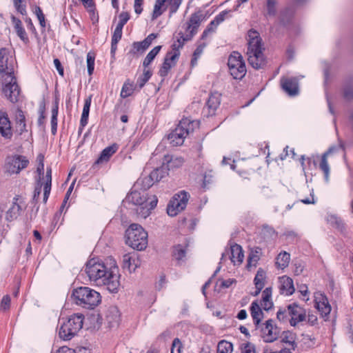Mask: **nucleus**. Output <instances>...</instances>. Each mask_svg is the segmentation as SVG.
Wrapping results in <instances>:
<instances>
[{
    "label": "nucleus",
    "instance_id": "obj_1",
    "mask_svg": "<svg viewBox=\"0 0 353 353\" xmlns=\"http://www.w3.org/2000/svg\"><path fill=\"white\" fill-rule=\"evenodd\" d=\"M108 267L97 259H90L85 265V272L90 281L97 285H105L111 292H117L120 286V274L116 262L110 260Z\"/></svg>",
    "mask_w": 353,
    "mask_h": 353
},
{
    "label": "nucleus",
    "instance_id": "obj_2",
    "mask_svg": "<svg viewBox=\"0 0 353 353\" xmlns=\"http://www.w3.org/2000/svg\"><path fill=\"white\" fill-rule=\"evenodd\" d=\"M125 202L137 206L139 216L145 219L157 206L158 199L155 195H150L146 191L132 190L125 197Z\"/></svg>",
    "mask_w": 353,
    "mask_h": 353
},
{
    "label": "nucleus",
    "instance_id": "obj_3",
    "mask_svg": "<svg viewBox=\"0 0 353 353\" xmlns=\"http://www.w3.org/2000/svg\"><path fill=\"white\" fill-rule=\"evenodd\" d=\"M248 61L253 68H261L265 63L262 39L259 33L252 30L248 32Z\"/></svg>",
    "mask_w": 353,
    "mask_h": 353
},
{
    "label": "nucleus",
    "instance_id": "obj_4",
    "mask_svg": "<svg viewBox=\"0 0 353 353\" xmlns=\"http://www.w3.org/2000/svg\"><path fill=\"white\" fill-rule=\"evenodd\" d=\"M72 298L77 305L86 309H93L101 302L100 294L88 287L74 289Z\"/></svg>",
    "mask_w": 353,
    "mask_h": 353
},
{
    "label": "nucleus",
    "instance_id": "obj_5",
    "mask_svg": "<svg viewBox=\"0 0 353 353\" xmlns=\"http://www.w3.org/2000/svg\"><path fill=\"white\" fill-rule=\"evenodd\" d=\"M199 126V121L198 120L188 117L182 119L177 127L168 135L170 143L173 146L182 145L186 137L196 128H198Z\"/></svg>",
    "mask_w": 353,
    "mask_h": 353
},
{
    "label": "nucleus",
    "instance_id": "obj_6",
    "mask_svg": "<svg viewBox=\"0 0 353 353\" xmlns=\"http://www.w3.org/2000/svg\"><path fill=\"white\" fill-rule=\"evenodd\" d=\"M125 243L134 250H143L148 245V233L140 225L132 223L125 231Z\"/></svg>",
    "mask_w": 353,
    "mask_h": 353
},
{
    "label": "nucleus",
    "instance_id": "obj_7",
    "mask_svg": "<svg viewBox=\"0 0 353 353\" xmlns=\"http://www.w3.org/2000/svg\"><path fill=\"white\" fill-rule=\"evenodd\" d=\"M83 316L75 314L70 316L59 328V335L61 339L68 341L70 340L82 328Z\"/></svg>",
    "mask_w": 353,
    "mask_h": 353
},
{
    "label": "nucleus",
    "instance_id": "obj_8",
    "mask_svg": "<svg viewBox=\"0 0 353 353\" xmlns=\"http://www.w3.org/2000/svg\"><path fill=\"white\" fill-rule=\"evenodd\" d=\"M183 42L181 39H177V41L172 45L171 51L167 52L163 65L159 71L161 77H164L168 75L170 70L174 67L180 56L179 48H182Z\"/></svg>",
    "mask_w": 353,
    "mask_h": 353
},
{
    "label": "nucleus",
    "instance_id": "obj_9",
    "mask_svg": "<svg viewBox=\"0 0 353 353\" xmlns=\"http://www.w3.org/2000/svg\"><path fill=\"white\" fill-rule=\"evenodd\" d=\"M188 200L189 194L184 190L175 194L168 205V214L170 216L177 215L186 208Z\"/></svg>",
    "mask_w": 353,
    "mask_h": 353
},
{
    "label": "nucleus",
    "instance_id": "obj_10",
    "mask_svg": "<svg viewBox=\"0 0 353 353\" xmlns=\"http://www.w3.org/2000/svg\"><path fill=\"white\" fill-rule=\"evenodd\" d=\"M203 18V14L201 11L192 14L189 21L187 23L185 32L184 34L179 33L181 36L178 39H181V42H183V43L185 41L192 39L194 35L197 32L198 28Z\"/></svg>",
    "mask_w": 353,
    "mask_h": 353
},
{
    "label": "nucleus",
    "instance_id": "obj_11",
    "mask_svg": "<svg viewBox=\"0 0 353 353\" xmlns=\"http://www.w3.org/2000/svg\"><path fill=\"white\" fill-rule=\"evenodd\" d=\"M3 92L6 97L12 103L18 101L20 93L19 85L14 75H8L2 79Z\"/></svg>",
    "mask_w": 353,
    "mask_h": 353
},
{
    "label": "nucleus",
    "instance_id": "obj_12",
    "mask_svg": "<svg viewBox=\"0 0 353 353\" xmlns=\"http://www.w3.org/2000/svg\"><path fill=\"white\" fill-rule=\"evenodd\" d=\"M228 65L231 76L236 80L243 79V59L238 52H233L228 58Z\"/></svg>",
    "mask_w": 353,
    "mask_h": 353
},
{
    "label": "nucleus",
    "instance_id": "obj_13",
    "mask_svg": "<svg viewBox=\"0 0 353 353\" xmlns=\"http://www.w3.org/2000/svg\"><path fill=\"white\" fill-rule=\"evenodd\" d=\"M14 70V59L10 55L6 48L0 50V74L1 79L13 75Z\"/></svg>",
    "mask_w": 353,
    "mask_h": 353
},
{
    "label": "nucleus",
    "instance_id": "obj_14",
    "mask_svg": "<svg viewBox=\"0 0 353 353\" xmlns=\"http://www.w3.org/2000/svg\"><path fill=\"white\" fill-rule=\"evenodd\" d=\"M289 322L290 325L295 327L298 323L305 320L306 312L304 308L293 303L288 305Z\"/></svg>",
    "mask_w": 353,
    "mask_h": 353
},
{
    "label": "nucleus",
    "instance_id": "obj_15",
    "mask_svg": "<svg viewBox=\"0 0 353 353\" xmlns=\"http://www.w3.org/2000/svg\"><path fill=\"white\" fill-rule=\"evenodd\" d=\"M229 258L234 265H240L243 262V250L240 245L231 244L230 249L222 254L221 261Z\"/></svg>",
    "mask_w": 353,
    "mask_h": 353
},
{
    "label": "nucleus",
    "instance_id": "obj_16",
    "mask_svg": "<svg viewBox=\"0 0 353 353\" xmlns=\"http://www.w3.org/2000/svg\"><path fill=\"white\" fill-rule=\"evenodd\" d=\"M280 333L279 328L275 325L272 319L265 321L261 327V334L264 341L271 343L277 339Z\"/></svg>",
    "mask_w": 353,
    "mask_h": 353
},
{
    "label": "nucleus",
    "instance_id": "obj_17",
    "mask_svg": "<svg viewBox=\"0 0 353 353\" xmlns=\"http://www.w3.org/2000/svg\"><path fill=\"white\" fill-rule=\"evenodd\" d=\"M314 299L315 307L321 315L323 317H327L332 307L325 294L321 292H316L314 294Z\"/></svg>",
    "mask_w": 353,
    "mask_h": 353
},
{
    "label": "nucleus",
    "instance_id": "obj_18",
    "mask_svg": "<svg viewBox=\"0 0 353 353\" xmlns=\"http://www.w3.org/2000/svg\"><path fill=\"white\" fill-rule=\"evenodd\" d=\"M29 163L26 157L15 155L8 159L7 161L8 172L10 174H18L26 168Z\"/></svg>",
    "mask_w": 353,
    "mask_h": 353
},
{
    "label": "nucleus",
    "instance_id": "obj_19",
    "mask_svg": "<svg viewBox=\"0 0 353 353\" xmlns=\"http://www.w3.org/2000/svg\"><path fill=\"white\" fill-rule=\"evenodd\" d=\"M262 254L263 251L261 248L259 246L248 248V255L245 267L248 271H252L257 267Z\"/></svg>",
    "mask_w": 353,
    "mask_h": 353
},
{
    "label": "nucleus",
    "instance_id": "obj_20",
    "mask_svg": "<svg viewBox=\"0 0 353 353\" xmlns=\"http://www.w3.org/2000/svg\"><path fill=\"white\" fill-rule=\"evenodd\" d=\"M342 148L343 145L341 144L332 146L321 157L319 168L324 173V177L326 182H328L329 181L330 174V167L327 163V157L330 154L338 151Z\"/></svg>",
    "mask_w": 353,
    "mask_h": 353
},
{
    "label": "nucleus",
    "instance_id": "obj_21",
    "mask_svg": "<svg viewBox=\"0 0 353 353\" xmlns=\"http://www.w3.org/2000/svg\"><path fill=\"white\" fill-rule=\"evenodd\" d=\"M282 89L290 96L298 94V81L296 78L283 77L281 79Z\"/></svg>",
    "mask_w": 353,
    "mask_h": 353
},
{
    "label": "nucleus",
    "instance_id": "obj_22",
    "mask_svg": "<svg viewBox=\"0 0 353 353\" xmlns=\"http://www.w3.org/2000/svg\"><path fill=\"white\" fill-rule=\"evenodd\" d=\"M279 290L281 294L292 295L294 291L293 280L288 276H282L279 279Z\"/></svg>",
    "mask_w": 353,
    "mask_h": 353
},
{
    "label": "nucleus",
    "instance_id": "obj_23",
    "mask_svg": "<svg viewBox=\"0 0 353 353\" xmlns=\"http://www.w3.org/2000/svg\"><path fill=\"white\" fill-rule=\"evenodd\" d=\"M0 134L3 137L8 139L12 137L11 123L5 112L0 113Z\"/></svg>",
    "mask_w": 353,
    "mask_h": 353
},
{
    "label": "nucleus",
    "instance_id": "obj_24",
    "mask_svg": "<svg viewBox=\"0 0 353 353\" xmlns=\"http://www.w3.org/2000/svg\"><path fill=\"white\" fill-rule=\"evenodd\" d=\"M105 320L110 327L119 325L120 321V312L117 306H110L105 313Z\"/></svg>",
    "mask_w": 353,
    "mask_h": 353
},
{
    "label": "nucleus",
    "instance_id": "obj_25",
    "mask_svg": "<svg viewBox=\"0 0 353 353\" xmlns=\"http://www.w3.org/2000/svg\"><path fill=\"white\" fill-rule=\"evenodd\" d=\"M118 148L119 146L117 143H114L104 148L97 160L96 163L99 164L108 162L110 157L117 151Z\"/></svg>",
    "mask_w": 353,
    "mask_h": 353
},
{
    "label": "nucleus",
    "instance_id": "obj_26",
    "mask_svg": "<svg viewBox=\"0 0 353 353\" xmlns=\"http://www.w3.org/2000/svg\"><path fill=\"white\" fill-rule=\"evenodd\" d=\"M122 263L123 269L132 272L135 271L138 266V259L130 254H125L123 256Z\"/></svg>",
    "mask_w": 353,
    "mask_h": 353
},
{
    "label": "nucleus",
    "instance_id": "obj_27",
    "mask_svg": "<svg viewBox=\"0 0 353 353\" xmlns=\"http://www.w3.org/2000/svg\"><path fill=\"white\" fill-rule=\"evenodd\" d=\"M221 103V94L218 92L212 93L210 95L207 101V108L209 110V114L212 115L219 106Z\"/></svg>",
    "mask_w": 353,
    "mask_h": 353
},
{
    "label": "nucleus",
    "instance_id": "obj_28",
    "mask_svg": "<svg viewBox=\"0 0 353 353\" xmlns=\"http://www.w3.org/2000/svg\"><path fill=\"white\" fill-rule=\"evenodd\" d=\"M12 22L14 25V30L17 32V36L24 42H28V37L26 32L22 26V23L20 19L15 17H12Z\"/></svg>",
    "mask_w": 353,
    "mask_h": 353
},
{
    "label": "nucleus",
    "instance_id": "obj_29",
    "mask_svg": "<svg viewBox=\"0 0 353 353\" xmlns=\"http://www.w3.org/2000/svg\"><path fill=\"white\" fill-rule=\"evenodd\" d=\"M275 265L278 269L283 270L288 266L290 261V254L285 252H281L276 257Z\"/></svg>",
    "mask_w": 353,
    "mask_h": 353
},
{
    "label": "nucleus",
    "instance_id": "obj_30",
    "mask_svg": "<svg viewBox=\"0 0 353 353\" xmlns=\"http://www.w3.org/2000/svg\"><path fill=\"white\" fill-rule=\"evenodd\" d=\"M281 339L282 343L286 344L292 350H295L296 343L295 342L296 334L290 331L283 332Z\"/></svg>",
    "mask_w": 353,
    "mask_h": 353
},
{
    "label": "nucleus",
    "instance_id": "obj_31",
    "mask_svg": "<svg viewBox=\"0 0 353 353\" xmlns=\"http://www.w3.org/2000/svg\"><path fill=\"white\" fill-rule=\"evenodd\" d=\"M272 288H267L262 292L261 306L265 310H269L273 306V303L271 300Z\"/></svg>",
    "mask_w": 353,
    "mask_h": 353
},
{
    "label": "nucleus",
    "instance_id": "obj_32",
    "mask_svg": "<svg viewBox=\"0 0 353 353\" xmlns=\"http://www.w3.org/2000/svg\"><path fill=\"white\" fill-rule=\"evenodd\" d=\"M265 272L261 268H259L255 275L254 283L256 289V294H258L264 286Z\"/></svg>",
    "mask_w": 353,
    "mask_h": 353
},
{
    "label": "nucleus",
    "instance_id": "obj_33",
    "mask_svg": "<svg viewBox=\"0 0 353 353\" xmlns=\"http://www.w3.org/2000/svg\"><path fill=\"white\" fill-rule=\"evenodd\" d=\"M92 97L90 96L85 99L81 118L80 121L81 125L84 127L87 125L89 117L90 108L91 105Z\"/></svg>",
    "mask_w": 353,
    "mask_h": 353
},
{
    "label": "nucleus",
    "instance_id": "obj_34",
    "mask_svg": "<svg viewBox=\"0 0 353 353\" xmlns=\"http://www.w3.org/2000/svg\"><path fill=\"white\" fill-rule=\"evenodd\" d=\"M169 159L167 161V167L168 170L176 169L181 167L184 163L185 161L183 157L178 156L168 157Z\"/></svg>",
    "mask_w": 353,
    "mask_h": 353
},
{
    "label": "nucleus",
    "instance_id": "obj_35",
    "mask_svg": "<svg viewBox=\"0 0 353 353\" xmlns=\"http://www.w3.org/2000/svg\"><path fill=\"white\" fill-rule=\"evenodd\" d=\"M21 210V207L19 204L17 203L16 201H14L11 205V207L8 209L6 212V219L7 221H11L18 216L19 214V212Z\"/></svg>",
    "mask_w": 353,
    "mask_h": 353
},
{
    "label": "nucleus",
    "instance_id": "obj_36",
    "mask_svg": "<svg viewBox=\"0 0 353 353\" xmlns=\"http://www.w3.org/2000/svg\"><path fill=\"white\" fill-rule=\"evenodd\" d=\"M260 234L265 241L276 237V236L274 229L268 225H264L262 226Z\"/></svg>",
    "mask_w": 353,
    "mask_h": 353
},
{
    "label": "nucleus",
    "instance_id": "obj_37",
    "mask_svg": "<svg viewBox=\"0 0 353 353\" xmlns=\"http://www.w3.org/2000/svg\"><path fill=\"white\" fill-rule=\"evenodd\" d=\"M161 49V46H157L154 47L153 49H152L148 52V54H147V56L145 57V58L144 59L143 62V65L145 68L148 67L152 63V61L154 60L155 57L158 54V53L159 52Z\"/></svg>",
    "mask_w": 353,
    "mask_h": 353
},
{
    "label": "nucleus",
    "instance_id": "obj_38",
    "mask_svg": "<svg viewBox=\"0 0 353 353\" xmlns=\"http://www.w3.org/2000/svg\"><path fill=\"white\" fill-rule=\"evenodd\" d=\"M233 345L230 342L222 340L217 345V353H232Z\"/></svg>",
    "mask_w": 353,
    "mask_h": 353
},
{
    "label": "nucleus",
    "instance_id": "obj_39",
    "mask_svg": "<svg viewBox=\"0 0 353 353\" xmlns=\"http://www.w3.org/2000/svg\"><path fill=\"white\" fill-rule=\"evenodd\" d=\"M154 183V182L153 179L149 174L148 176L142 177L141 179H139L135 186H141L143 190L145 191L147 189H149L150 187H152Z\"/></svg>",
    "mask_w": 353,
    "mask_h": 353
},
{
    "label": "nucleus",
    "instance_id": "obj_40",
    "mask_svg": "<svg viewBox=\"0 0 353 353\" xmlns=\"http://www.w3.org/2000/svg\"><path fill=\"white\" fill-rule=\"evenodd\" d=\"M59 103L56 101L52 109L51 126L52 132L54 134L57 128V115H58Z\"/></svg>",
    "mask_w": 353,
    "mask_h": 353
},
{
    "label": "nucleus",
    "instance_id": "obj_41",
    "mask_svg": "<svg viewBox=\"0 0 353 353\" xmlns=\"http://www.w3.org/2000/svg\"><path fill=\"white\" fill-rule=\"evenodd\" d=\"M134 90V85L129 81H126L121 88L120 96L121 98H126L130 97Z\"/></svg>",
    "mask_w": 353,
    "mask_h": 353
},
{
    "label": "nucleus",
    "instance_id": "obj_42",
    "mask_svg": "<svg viewBox=\"0 0 353 353\" xmlns=\"http://www.w3.org/2000/svg\"><path fill=\"white\" fill-rule=\"evenodd\" d=\"M276 0H267L266 3V16L274 17L276 14Z\"/></svg>",
    "mask_w": 353,
    "mask_h": 353
},
{
    "label": "nucleus",
    "instance_id": "obj_43",
    "mask_svg": "<svg viewBox=\"0 0 353 353\" xmlns=\"http://www.w3.org/2000/svg\"><path fill=\"white\" fill-rule=\"evenodd\" d=\"M95 56L93 52H89L87 54V68L89 75H92L94 69Z\"/></svg>",
    "mask_w": 353,
    "mask_h": 353
},
{
    "label": "nucleus",
    "instance_id": "obj_44",
    "mask_svg": "<svg viewBox=\"0 0 353 353\" xmlns=\"http://www.w3.org/2000/svg\"><path fill=\"white\" fill-rule=\"evenodd\" d=\"M165 172L163 170V168H157L154 170L150 175L151 176L152 179H153L154 182H158L161 179H163L165 176Z\"/></svg>",
    "mask_w": 353,
    "mask_h": 353
},
{
    "label": "nucleus",
    "instance_id": "obj_45",
    "mask_svg": "<svg viewBox=\"0 0 353 353\" xmlns=\"http://www.w3.org/2000/svg\"><path fill=\"white\" fill-rule=\"evenodd\" d=\"M152 76V73L150 70H144L143 74L139 77L137 80V83L139 84L140 88H142L145 83L150 79Z\"/></svg>",
    "mask_w": 353,
    "mask_h": 353
},
{
    "label": "nucleus",
    "instance_id": "obj_46",
    "mask_svg": "<svg viewBox=\"0 0 353 353\" xmlns=\"http://www.w3.org/2000/svg\"><path fill=\"white\" fill-rule=\"evenodd\" d=\"M276 318L281 322H287L290 319L288 307L280 309L276 313Z\"/></svg>",
    "mask_w": 353,
    "mask_h": 353
},
{
    "label": "nucleus",
    "instance_id": "obj_47",
    "mask_svg": "<svg viewBox=\"0 0 353 353\" xmlns=\"http://www.w3.org/2000/svg\"><path fill=\"white\" fill-rule=\"evenodd\" d=\"M183 345L178 338H175L172 344L171 353H181Z\"/></svg>",
    "mask_w": 353,
    "mask_h": 353
},
{
    "label": "nucleus",
    "instance_id": "obj_48",
    "mask_svg": "<svg viewBox=\"0 0 353 353\" xmlns=\"http://www.w3.org/2000/svg\"><path fill=\"white\" fill-rule=\"evenodd\" d=\"M119 23H117V26L120 28H123L124 25L128 22V21L130 19V14L127 12H122L119 15Z\"/></svg>",
    "mask_w": 353,
    "mask_h": 353
},
{
    "label": "nucleus",
    "instance_id": "obj_49",
    "mask_svg": "<svg viewBox=\"0 0 353 353\" xmlns=\"http://www.w3.org/2000/svg\"><path fill=\"white\" fill-rule=\"evenodd\" d=\"M10 305V297L9 295H5L0 303V310L1 311H7L9 310Z\"/></svg>",
    "mask_w": 353,
    "mask_h": 353
},
{
    "label": "nucleus",
    "instance_id": "obj_50",
    "mask_svg": "<svg viewBox=\"0 0 353 353\" xmlns=\"http://www.w3.org/2000/svg\"><path fill=\"white\" fill-rule=\"evenodd\" d=\"M122 30V28L116 26L112 38L113 44H117L119 41L121 39Z\"/></svg>",
    "mask_w": 353,
    "mask_h": 353
},
{
    "label": "nucleus",
    "instance_id": "obj_51",
    "mask_svg": "<svg viewBox=\"0 0 353 353\" xmlns=\"http://www.w3.org/2000/svg\"><path fill=\"white\" fill-rule=\"evenodd\" d=\"M34 12L37 15V17L39 21L41 26L43 28H45L46 27L45 16L41 9V8L36 7Z\"/></svg>",
    "mask_w": 353,
    "mask_h": 353
},
{
    "label": "nucleus",
    "instance_id": "obj_52",
    "mask_svg": "<svg viewBox=\"0 0 353 353\" xmlns=\"http://www.w3.org/2000/svg\"><path fill=\"white\" fill-rule=\"evenodd\" d=\"M174 256L176 260L181 261L185 256V251L180 245H178L174 249Z\"/></svg>",
    "mask_w": 353,
    "mask_h": 353
},
{
    "label": "nucleus",
    "instance_id": "obj_53",
    "mask_svg": "<svg viewBox=\"0 0 353 353\" xmlns=\"http://www.w3.org/2000/svg\"><path fill=\"white\" fill-rule=\"evenodd\" d=\"M182 1L183 0H168L171 13H174L178 10Z\"/></svg>",
    "mask_w": 353,
    "mask_h": 353
},
{
    "label": "nucleus",
    "instance_id": "obj_54",
    "mask_svg": "<svg viewBox=\"0 0 353 353\" xmlns=\"http://www.w3.org/2000/svg\"><path fill=\"white\" fill-rule=\"evenodd\" d=\"M227 14L228 12L225 11L219 13L218 15L215 17L214 20L212 21V25L219 26L225 20V17Z\"/></svg>",
    "mask_w": 353,
    "mask_h": 353
},
{
    "label": "nucleus",
    "instance_id": "obj_55",
    "mask_svg": "<svg viewBox=\"0 0 353 353\" xmlns=\"http://www.w3.org/2000/svg\"><path fill=\"white\" fill-rule=\"evenodd\" d=\"M167 7L161 8L159 7V6L154 5V10L152 12V19H155L159 16H161L164 11H165Z\"/></svg>",
    "mask_w": 353,
    "mask_h": 353
},
{
    "label": "nucleus",
    "instance_id": "obj_56",
    "mask_svg": "<svg viewBox=\"0 0 353 353\" xmlns=\"http://www.w3.org/2000/svg\"><path fill=\"white\" fill-rule=\"evenodd\" d=\"M148 48L147 44H145V41H142L141 42H134L133 43V48L137 51H144Z\"/></svg>",
    "mask_w": 353,
    "mask_h": 353
},
{
    "label": "nucleus",
    "instance_id": "obj_57",
    "mask_svg": "<svg viewBox=\"0 0 353 353\" xmlns=\"http://www.w3.org/2000/svg\"><path fill=\"white\" fill-rule=\"evenodd\" d=\"M144 0H134V9L137 14H140L143 11V4Z\"/></svg>",
    "mask_w": 353,
    "mask_h": 353
},
{
    "label": "nucleus",
    "instance_id": "obj_58",
    "mask_svg": "<svg viewBox=\"0 0 353 353\" xmlns=\"http://www.w3.org/2000/svg\"><path fill=\"white\" fill-rule=\"evenodd\" d=\"M344 97L347 99L353 98V85H349L344 88Z\"/></svg>",
    "mask_w": 353,
    "mask_h": 353
},
{
    "label": "nucleus",
    "instance_id": "obj_59",
    "mask_svg": "<svg viewBox=\"0 0 353 353\" xmlns=\"http://www.w3.org/2000/svg\"><path fill=\"white\" fill-rule=\"evenodd\" d=\"M18 128H19L21 132L26 130L25 117L21 112L19 113L18 117Z\"/></svg>",
    "mask_w": 353,
    "mask_h": 353
},
{
    "label": "nucleus",
    "instance_id": "obj_60",
    "mask_svg": "<svg viewBox=\"0 0 353 353\" xmlns=\"http://www.w3.org/2000/svg\"><path fill=\"white\" fill-rule=\"evenodd\" d=\"M51 184H52V170L50 168H48L46 170V182L44 184V187H50L51 188Z\"/></svg>",
    "mask_w": 353,
    "mask_h": 353
},
{
    "label": "nucleus",
    "instance_id": "obj_61",
    "mask_svg": "<svg viewBox=\"0 0 353 353\" xmlns=\"http://www.w3.org/2000/svg\"><path fill=\"white\" fill-rule=\"evenodd\" d=\"M294 12V8L288 7L281 13V21L284 22L285 17L287 16L291 17Z\"/></svg>",
    "mask_w": 353,
    "mask_h": 353
},
{
    "label": "nucleus",
    "instance_id": "obj_62",
    "mask_svg": "<svg viewBox=\"0 0 353 353\" xmlns=\"http://www.w3.org/2000/svg\"><path fill=\"white\" fill-rule=\"evenodd\" d=\"M254 323L257 326L259 325L261 319H263V312L262 311H259V312H254V314L252 315Z\"/></svg>",
    "mask_w": 353,
    "mask_h": 353
},
{
    "label": "nucleus",
    "instance_id": "obj_63",
    "mask_svg": "<svg viewBox=\"0 0 353 353\" xmlns=\"http://www.w3.org/2000/svg\"><path fill=\"white\" fill-rule=\"evenodd\" d=\"M217 26H218L212 25V21H211L210 23L207 27V28L203 32L202 37L205 38L208 36V34L214 32Z\"/></svg>",
    "mask_w": 353,
    "mask_h": 353
},
{
    "label": "nucleus",
    "instance_id": "obj_64",
    "mask_svg": "<svg viewBox=\"0 0 353 353\" xmlns=\"http://www.w3.org/2000/svg\"><path fill=\"white\" fill-rule=\"evenodd\" d=\"M244 353H257L255 345L248 343L244 345Z\"/></svg>",
    "mask_w": 353,
    "mask_h": 353
}]
</instances>
